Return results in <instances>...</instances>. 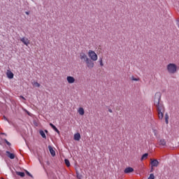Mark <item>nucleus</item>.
<instances>
[{"instance_id": "f257e3e1", "label": "nucleus", "mask_w": 179, "mask_h": 179, "mask_svg": "<svg viewBox=\"0 0 179 179\" xmlns=\"http://www.w3.org/2000/svg\"><path fill=\"white\" fill-rule=\"evenodd\" d=\"M162 99V94L160 92H157L154 98V106L157 107V111H164V106H163V102L160 101Z\"/></svg>"}, {"instance_id": "f03ea898", "label": "nucleus", "mask_w": 179, "mask_h": 179, "mask_svg": "<svg viewBox=\"0 0 179 179\" xmlns=\"http://www.w3.org/2000/svg\"><path fill=\"white\" fill-rule=\"evenodd\" d=\"M166 70L168 73L170 75H174V73H177V71H178V66L174 63H169L166 66Z\"/></svg>"}, {"instance_id": "7ed1b4c3", "label": "nucleus", "mask_w": 179, "mask_h": 179, "mask_svg": "<svg viewBox=\"0 0 179 179\" xmlns=\"http://www.w3.org/2000/svg\"><path fill=\"white\" fill-rule=\"evenodd\" d=\"M88 57H90V59H91L92 61H97V59H99V56H97L96 52L93 50L88 51Z\"/></svg>"}, {"instance_id": "20e7f679", "label": "nucleus", "mask_w": 179, "mask_h": 179, "mask_svg": "<svg viewBox=\"0 0 179 179\" xmlns=\"http://www.w3.org/2000/svg\"><path fill=\"white\" fill-rule=\"evenodd\" d=\"M85 64L88 69H93L94 68V62L90 59V58L85 62Z\"/></svg>"}, {"instance_id": "39448f33", "label": "nucleus", "mask_w": 179, "mask_h": 179, "mask_svg": "<svg viewBox=\"0 0 179 179\" xmlns=\"http://www.w3.org/2000/svg\"><path fill=\"white\" fill-rule=\"evenodd\" d=\"M90 58L87 57L86 53L81 52L80 53V59H81L82 62H86Z\"/></svg>"}, {"instance_id": "423d86ee", "label": "nucleus", "mask_w": 179, "mask_h": 179, "mask_svg": "<svg viewBox=\"0 0 179 179\" xmlns=\"http://www.w3.org/2000/svg\"><path fill=\"white\" fill-rule=\"evenodd\" d=\"M20 41L24 44V45H27V47L30 44V40L26 37H22L20 38Z\"/></svg>"}, {"instance_id": "0eeeda50", "label": "nucleus", "mask_w": 179, "mask_h": 179, "mask_svg": "<svg viewBox=\"0 0 179 179\" xmlns=\"http://www.w3.org/2000/svg\"><path fill=\"white\" fill-rule=\"evenodd\" d=\"M151 167H157V166H159V161H157V159H151Z\"/></svg>"}, {"instance_id": "6e6552de", "label": "nucleus", "mask_w": 179, "mask_h": 179, "mask_svg": "<svg viewBox=\"0 0 179 179\" xmlns=\"http://www.w3.org/2000/svg\"><path fill=\"white\" fill-rule=\"evenodd\" d=\"M66 80L69 84L75 83V78L72 76H67Z\"/></svg>"}, {"instance_id": "1a4fd4ad", "label": "nucleus", "mask_w": 179, "mask_h": 179, "mask_svg": "<svg viewBox=\"0 0 179 179\" xmlns=\"http://www.w3.org/2000/svg\"><path fill=\"white\" fill-rule=\"evenodd\" d=\"M48 149H49V152H50L51 156H52V157H54L55 156V151L54 150V149L52 148V147L51 145H48Z\"/></svg>"}, {"instance_id": "9d476101", "label": "nucleus", "mask_w": 179, "mask_h": 179, "mask_svg": "<svg viewBox=\"0 0 179 179\" xmlns=\"http://www.w3.org/2000/svg\"><path fill=\"white\" fill-rule=\"evenodd\" d=\"M124 171L125 174H129V173H133L134 169L132 167H127Z\"/></svg>"}, {"instance_id": "9b49d317", "label": "nucleus", "mask_w": 179, "mask_h": 179, "mask_svg": "<svg viewBox=\"0 0 179 179\" xmlns=\"http://www.w3.org/2000/svg\"><path fill=\"white\" fill-rule=\"evenodd\" d=\"M6 153L7 156L9 157V159H15V154L11 153L9 151H6Z\"/></svg>"}, {"instance_id": "f8f14e48", "label": "nucleus", "mask_w": 179, "mask_h": 179, "mask_svg": "<svg viewBox=\"0 0 179 179\" xmlns=\"http://www.w3.org/2000/svg\"><path fill=\"white\" fill-rule=\"evenodd\" d=\"M157 113L159 120H162L164 117L163 113H164V110H157Z\"/></svg>"}, {"instance_id": "ddd939ff", "label": "nucleus", "mask_w": 179, "mask_h": 179, "mask_svg": "<svg viewBox=\"0 0 179 179\" xmlns=\"http://www.w3.org/2000/svg\"><path fill=\"white\" fill-rule=\"evenodd\" d=\"M50 126L51 127V128H52V129H54V131H55V132H57V134L59 135V130H58L55 125H54L52 123H50Z\"/></svg>"}, {"instance_id": "4468645a", "label": "nucleus", "mask_w": 179, "mask_h": 179, "mask_svg": "<svg viewBox=\"0 0 179 179\" xmlns=\"http://www.w3.org/2000/svg\"><path fill=\"white\" fill-rule=\"evenodd\" d=\"M13 73H12V71H8L7 72V78H8V79H13Z\"/></svg>"}, {"instance_id": "2eb2a0df", "label": "nucleus", "mask_w": 179, "mask_h": 179, "mask_svg": "<svg viewBox=\"0 0 179 179\" xmlns=\"http://www.w3.org/2000/svg\"><path fill=\"white\" fill-rule=\"evenodd\" d=\"M74 141H80V134L77 133L74 134Z\"/></svg>"}, {"instance_id": "dca6fc26", "label": "nucleus", "mask_w": 179, "mask_h": 179, "mask_svg": "<svg viewBox=\"0 0 179 179\" xmlns=\"http://www.w3.org/2000/svg\"><path fill=\"white\" fill-rule=\"evenodd\" d=\"M78 111L80 115H85V109L83 108H79Z\"/></svg>"}, {"instance_id": "f3484780", "label": "nucleus", "mask_w": 179, "mask_h": 179, "mask_svg": "<svg viewBox=\"0 0 179 179\" xmlns=\"http://www.w3.org/2000/svg\"><path fill=\"white\" fill-rule=\"evenodd\" d=\"M40 135L43 138V139H47V136H45V133H44V131L41 130L39 131Z\"/></svg>"}, {"instance_id": "a211bd4d", "label": "nucleus", "mask_w": 179, "mask_h": 179, "mask_svg": "<svg viewBox=\"0 0 179 179\" xmlns=\"http://www.w3.org/2000/svg\"><path fill=\"white\" fill-rule=\"evenodd\" d=\"M159 145H160L161 146H166V140H164V139H161V140L159 141Z\"/></svg>"}, {"instance_id": "6ab92c4d", "label": "nucleus", "mask_w": 179, "mask_h": 179, "mask_svg": "<svg viewBox=\"0 0 179 179\" xmlns=\"http://www.w3.org/2000/svg\"><path fill=\"white\" fill-rule=\"evenodd\" d=\"M64 163L67 167H71V162H69V159H64Z\"/></svg>"}, {"instance_id": "aec40b11", "label": "nucleus", "mask_w": 179, "mask_h": 179, "mask_svg": "<svg viewBox=\"0 0 179 179\" xmlns=\"http://www.w3.org/2000/svg\"><path fill=\"white\" fill-rule=\"evenodd\" d=\"M169 113H166L165 114V122H166V124H169Z\"/></svg>"}, {"instance_id": "412c9836", "label": "nucleus", "mask_w": 179, "mask_h": 179, "mask_svg": "<svg viewBox=\"0 0 179 179\" xmlns=\"http://www.w3.org/2000/svg\"><path fill=\"white\" fill-rule=\"evenodd\" d=\"M99 62L100 66H104V64L103 63V58L101 57L99 58Z\"/></svg>"}, {"instance_id": "4be33fe9", "label": "nucleus", "mask_w": 179, "mask_h": 179, "mask_svg": "<svg viewBox=\"0 0 179 179\" xmlns=\"http://www.w3.org/2000/svg\"><path fill=\"white\" fill-rule=\"evenodd\" d=\"M148 153L143 155V156L141 157V161L145 160V159H148Z\"/></svg>"}, {"instance_id": "5701e85b", "label": "nucleus", "mask_w": 179, "mask_h": 179, "mask_svg": "<svg viewBox=\"0 0 179 179\" xmlns=\"http://www.w3.org/2000/svg\"><path fill=\"white\" fill-rule=\"evenodd\" d=\"M17 176H20V177H24V172H16Z\"/></svg>"}, {"instance_id": "b1692460", "label": "nucleus", "mask_w": 179, "mask_h": 179, "mask_svg": "<svg viewBox=\"0 0 179 179\" xmlns=\"http://www.w3.org/2000/svg\"><path fill=\"white\" fill-rule=\"evenodd\" d=\"M33 85L35 86L36 87H40L41 85L38 82H34L33 83Z\"/></svg>"}, {"instance_id": "393cba45", "label": "nucleus", "mask_w": 179, "mask_h": 179, "mask_svg": "<svg viewBox=\"0 0 179 179\" xmlns=\"http://www.w3.org/2000/svg\"><path fill=\"white\" fill-rule=\"evenodd\" d=\"M131 80H134L135 82H138L140 80L139 78H136L134 76H131Z\"/></svg>"}, {"instance_id": "a878e982", "label": "nucleus", "mask_w": 179, "mask_h": 179, "mask_svg": "<svg viewBox=\"0 0 179 179\" xmlns=\"http://www.w3.org/2000/svg\"><path fill=\"white\" fill-rule=\"evenodd\" d=\"M148 179H155V174L150 173Z\"/></svg>"}, {"instance_id": "bb28decb", "label": "nucleus", "mask_w": 179, "mask_h": 179, "mask_svg": "<svg viewBox=\"0 0 179 179\" xmlns=\"http://www.w3.org/2000/svg\"><path fill=\"white\" fill-rule=\"evenodd\" d=\"M76 174H77V178H78V179H81L82 178V175H80L79 173H76Z\"/></svg>"}, {"instance_id": "cd10ccee", "label": "nucleus", "mask_w": 179, "mask_h": 179, "mask_svg": "<svg viewBox=\"0 0 179 179\" xmlns=\"http://www.w3.org/2000/svg\"><path fill=\"white\" fill-rule=\"evenodd\" d=\"M4 142L6 143V145H8V146H10V143H9V141H8V140L4 139Z\"/></svg>"}, {"instance_id": "c85d7f7f", "label": "nucleus", "mask_w": 179, "mask_h": 179, "mask_svg": "<svg viewBox=\"0 0 179 179\" xmlns=\"http://www.w3.org/2000/svg\"><path fill=\"white\" fill-rule=\"evenodd\" d=\"M26 173H27V176H29V177L33 178V175L31 173H30L29 171H27Z\"/></svg>"}, {"instance_id": "c756f323", "label": "nucleus", "mask_w": 179, "mask_h": 179, "mask_svg": "<svg viewBox=\"0 0 179 179\" xmlns=\"http://www.w3.org/2000/svg\"><path fill=\"white\" fill-rule=\"evenodd\" d=\"M20 98L22 99V100H26V98L24 97L23 96H20Z\"/></svg>"}, {"instance_id": "7c9ffc66", "label": "nucleus", "mask_w": 179, "mask_h": 179, "mask_svg": "<svg viewBox=\"0 0 179 179\" xmlns=\"http://www.w3.org/2000/svg\"><path fill=\"white\" fill-rule=\"evenodd\" d=\"M25 13H26L27 15H30V12H29V11H26Z\"/></svg>"}, {"instance_id": "2f4dec72", "label": "nucleus", "mask_w": 179, "mask_h": 179, "mask_svg": "<svg viewBox=\"0 0 179 179\" xmlns=\"http://www.w3.org/2000/svg\"><path fill=\"white\" fill-rule=\"evenodd\" d=\"M108 111H109V113H113V110H111V109H109Z\"/></svg>"}, {"instance_id": "473e14b6", "label": "nucleus", "mask_w": 179, "mask_h": 179, "mask_svg": "<svg viewBox=\"0 0 179 179\" xmlns=\"http://www.w3.org/2000/svg\"><path fill=\"white\" fill-rule=\"evenodd\" d=\"M45 132H46V133H47V132H48V130H45Z\"/></svg>"}, {"instance_id": "72a5a7b5", "label": "nucleus", "mask_w": 179, "mask_h": 179, "mask_svg": "<svg viewBox=\"0 0 179 179\" xmlns=\"http://www.w3.org/2000/svg\"><path fill=\"white\" fill-rule=\"evenodd\" d=\"M4 119H5V120H7L6 117H4Z\"/></svg>"}, {"instance_id": "f704fd0d", "label": "nucleus", "mask_w": 179, "mask_h": 179, "mask_svg": "<svg viewBox=\"0 0 179 179\" xmlns=\"http://www.w3.org/2000/svg\"><path fill=\"white\" fill-rule=\"evenodd\" d=\"M31 1H34V0H31Z\"/></svg>"}]
</instances>
